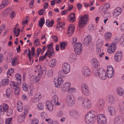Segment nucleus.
I'll use <instances>...</instances> for the list:
<instances>
[{"mask_svg": "<svg viewBox=\"0 0 124 124\" xmlns=\"http://www.w3.org/2000/svg\"><path fill=\"white\" fill-rule=\"evenodd\" d=\"M66 101V103L69 106H73L75 103V99L73 94L71 93L67 95Z\"/></svg>", "mask_w": 124, "mask_h": 124, "instance_id": "obj_1", "label": "nucleus"}, {"mask_svg": "<svg viewBox=\"0 0 124 124\" xmlns=\"http://www.w3.org/2000/svg\"><path fill=\"white\" fill-rule=\"evenodd\" d=\"M88 19V15H84L81 17L79 21V27L80 28H83L86 24V22Z\"/></svg>", "mask_w": 124, "mask_h": 124, "instance_id": "obj_2", "label": "nucleus"}, {"mask_svg": "<svg viewBox=\"0 0 124 124\" xmlns=\"http://www.w3.org/2000/svg\"><path fill=\"white\" fill-rule=\"evenodd\" d=\"M97 74L99 77L102 80H105L107 78L106 72L102 68H100L98 70ZM95 75H97V74Z\"/></svg>", "mask_w": 124, "mask_h": 124, "instance_id": "obj_3", "label": "nucleus"}, {"mask_svg": "<svg viewBox=\"0 0 124 124\" xmlns=\"http://www.w3.org/2000/svg\"><path fill=\"white\" fill-rule=\"evenodd\" d=\"M97 122L98 124H106V118L105 115L102 114H99L97 116Z\"/></svg>", "mask_w": 124, "mask_h": 124, "instance_id": "obj_4", "label": "nucleus"}, {"mask_svg": "<svg viewBox=\"0 0 124 124\" xmlns=\"http://www.w3.org/2000/svg\"><path fill=\"white\" fill-rule=\"evenodd\" d=\"M82 106L86 109H89L91 106V101L87 98L84 99L82 102Z\"/></svg>", "mask_w": 124, "mask_h": 124, "instance_id": "obj_5", "label": "nucleus"}, {"mask_svg": "<svg viewBox=\"0 0 124 124\" xmlns=\"http://www.w3.org/2000/svg\"><path fill=\"white\" fill-rule=\"evenodd\" d=\"M81 88L82 92L84 95L86 96L89 95V89L88 86L86 84H82L81 85Z\"/></svg>", "mask_w": 124, "mask_h": 124, "instance_id": "obj_6", "label": "nucleus"}, {"mask_svg": "<svg viewBox=\"0 0 124 124\" xmlns=\"http://www.w3.org/2000/svg\"><path fill=\"white\" fill-rule=\"evenodd\" d=\"M53 44L51 43L47 45L48 47L47 51L46 53V55L49 54L48 57H51L53 56V54H54V53L53 51V48L52 46Z\"/></svg>", "mask_w": 124, "mask_h": 124, "instance_id": "obj_7", "label": "nucleus"}, {"mask_svg": "<svg viewBox=\"0 0 124 124\" xmlns=\"http://www.w3.org/2000/svg\"><path fill=\"white\" fill-rule=\"evenodd\" d=\"M71 85V84L70 82H67L62 85L61 88V90L63 92L69 91Z\"/></svg>", "mask_w": 124, "mask_h": 124, "instance_id": "obj_8", "label": "nucleus"}, {"mask_svg": "<svg viewBox=\"0 0 124 124\" xmlns=\"http://www.w3.org/2000/svg\"><path fill=\"white\" fill-rule=\"evenodd\" d=\"M54 83L55 86L57 88H60L61 85L63 83V81L62 78H59L57 79H55Z\"/></svg>", "mask_w": 124, "mask_h": 124, "instance_id": "obj_9", "label": "nucleus"}, {"mask_svg": "<svg viewBox=\"0 0 124 124\" xmlns=\"http://www.w3.org/2000/svg\"><path fill=\"white\" fill-rule=\"evenodd\" d=\"M92 41L91 37L90 35L86 36L84 39L82 43L85 46H88Z\"/></svg>", "mask_w": 124, "mask_h": 124, "instance_id": "obj_10", "label": "nucleus"}, {"mask_svg": "<svg viewBox=\"0 0 124 124\" xmlns=\"http://www.w3.org/2000/svg\"><path fill=\"white\" fill-rule=\"evenodd\" d=\"M38 73L37 75L38 76L41 75H45L46 73V69L45 67H41L40 65H39L38 66Z\"/></svg>", "mask_w": 124, "mask_h": 124, "instance_id": "obj_11", "label": "nucleus"}, {"mask_svg": "<svg viewBox=\"0 0 124 124\" xmlns=\"http://www.w3.org/2000/svg\"><path fill=\"white\" fill-rule=\"evenodd\" d=\"M27 113V109H24L23 113L18 117V121L19 122H21L23 121Z\"/></svg>", "mask_w": 124, "mask_h": 124, "instance_id": "obj_12", "label": "nucleus"}, {"mask_svg": "<svg viewBox=\"0 0 124 124\" xmlns=\"http://www.w3.org/2000/svg\"><path fill=\"white\" fill-rule=\"evenodd\" d=\"M114 69L112 66H108L107 69V72L108 77L111 78L113 76Z\"/></svg>", "mask_w": 124, "mask_h": 124, "instance_id": "obj_13", "label": "nucleus"}, {"mask_svg": "<svg viewBox=\"0 0 124 124\" xmlns=\"http://www.w3.org/2000/svg\"><path fill=\"white\" fill-rule=\"evenodd\" d=\"M63 70L64 73H68L70 71V67L67 63H64L62 66Z\"/></svg>", "mask_w": 124, "mask_h": 124, "instance_id": "obj_14", "label": "nucleus"}, {"mask_svg": "<svg viewBox=\"0 0 124 124\" xmlns=\"http://www.w3.org/2000/svg\"><path fill=\"white\" fill-rule=\"evenodd\" d=\"M122 57V52L119 51L117 52L116 54L114 57V59L116 62H120Z\"/></svg>", "mask_w": 124, "mask_h": 124, "instance_id": "obj_15", "label": "nucleus"}, {"mask_svg": "<svg viewBox=\"0 0 124 124\" xmlns=\"http://www.w3.org/2000/svg\"><path fill=\"white\" fill-rule=\"evenodd\" d=\"M31 77L30 80L31 83L32 84H35L37 82L40 80V76H34L31 75Z\"/></svg>", "mask_w": 124, "mask_h": 124, "instance_id": "obj_16", "label": "nucleus"}, {"mask_svg": "<svg viewBox=\"0 0 124 124\" xmlns=\"http://www.w3.org/2000/svg\"><path fill=\"white\" fill-rule=\"evenodd\" d=\"M58 96L56 95H54L53 96L51 101L50 102L52 105H59L60 104L58 101Z\"/></svg>", "mask_w": 124, "mask_h": 124, "instance_id": "obj_17", "label": "nucleus"}, {"mask_svg": "<svg viewBox=\"0 0 124 124\" xmlns=\"http://www.w3.org/2000/svg\"><path fill=\"white\" fill-rule=\"evenodd\" d=\"M91 64L93 67L97 68L99 66V63L97 59L95 58L92 59L91 61Z\"/></svg>", "mask_w": 124, "mask_h": 124, "instance_id": "obj_18", "label": "nucleus"}, {"mask_svg": "<svg viewBox=\"0 0 124 124\" xmlns=\"http://www.w3.org/2000/svg\"><path fill=\"white\" fill-rule=\"evenodd\" d=\"M116 49V46L115 43H112L107 50V52L110 54L114 52Z\"/></svg>", "mask_w": 124, "mask_h": 124, "instance_id": "obj_19", "label": "nucleus"}, {"mask_svg": "<svg viewBox=\"0 0 124 124\" xmlns=\"http://www.w3.org/2000/svg\"><path fill=\"white\" fill-rule=\"evenodd\" d=\"M123 120L122 117L118 116L115 119L114 123L115 124H123Z\"/></svg>", "mask_w": 124, "mask_h": 124, "instance_id": "obj_20", "label": "nucleus"}, {"mask_svg": "<svg viewBox=\"0 0 124 124\" xmlns=\"http://www.w3.org/2000/svg\"><path fill=\"white\" fill-rule=\"evenodd\" d=\"M14 83H13L11 85V86L12 88L13 87V88L15 89V94L16 95H17L19 93L20 89L18 85Z\"/></svg>", "mask_w": 124, "mask_h": 124, "instance_id": "obj_21", "label": "nucleus"}, {"mask_svg": "<svg viewBox=\"0 0 124 124\" xmlns=\"http://www.w3.org/2000/svg\"><path fill=\"white\" fill-rule=\"evenodd\" d=\"M74 29L75 28L73 25L70 24L69 26L67 32L69 36H71L73 33Z\"/></svg>", "mask_w": 124, "mask_h": 124, "instance_id": "obj_22", "label": "nucleus"}, {"mask_svg": "<svg viewBox=\"0 0 124 124\" xmlns=\"http://www.w3.org/2000/svg\"><path fill=\"white\" fill-rule=\"evenodd\" d=\"M65 23L63 22L58 23L56 26L57 29L59 31L61 32L64 28Z\"/></svg>", "mask_w": 124, "mask_h": 124, "instance_id": "obj_23", "label": "nucleus"}, {"mask_svg": "<svg viewBox=\"0 0 124 124\" xmlns=\"http://www.w3.org/2000/svg\"><path fill=\"white\" fill-rule=\"evenodd\" d=\"M82 73L85 76H87L90 75V72L89 69L86 67H85L83 68Z\"/></svg>", "mask_w": 124, "mask_h": 124, "instance_id": "obj_24", "label": "nucleus"}, {"mask_svg": "<svg viewBox=\"0 0 124 124\" xmlns=\"http://www.w3.org/2000/svg\"><path fill=\"white\" fill-rule=\"evenodd\" d=\"M121 8L120 7H118L113 11V15L115 17L118 16L121 14L122 12Z\"/></svg>", "mask_w": 124, "mask_h": 124, "instance_id": "obj_25", "label": "nucleus"}, {"mask_svg": "<svg viewBox=\"0 0 124 124\" xmlns=\"http://www.w3.org/2000/svg\"><path fill=\"white\" fill-rule=\"evenodd\" d=\"M108 111L110 115L113 116L116 114V110L115 108L112 106H109L108 108Z\"/></svg>", "mask_w": 124, "mask_h": 124, "instance_id": "obj_26", "label": "nucleus"}, {"mask_svg": "<svg viewBox=\"0 0 124 124\" xmlns=\"http://www.w3.org/2000/svg\"><path fill=\"white\" fill-rule=\"evenodd\" d=\"M77 55L74 54H71L69 58V60L71 62H73L76 61L77 59Z\"/></svg>", "mask_w": 124, "mask_h": 124, "instance_id": "obj_27", "label": "nucleus"}, {"mask_svg": "<svg viewBox=\"0 0 124 124\" xmlns=\"http://www.w3.org/2000/svg\"><path fill=\"white\" fill-rule=\"evenodd\" d=\"M92 118L85 116V122L88 124H91L93 123V120Z\"/></svg>", "mask_w": 124, "mask_h": 124, "instance_id": "obj_28", "label": "nucleus"}, {"mask_svg": "<svg viewBox=\"0 0 124 124\" xmlns=\"http://www.w3.org/2000/svg\"><path fill=\"white\" fill-rule=\"evenodd\" d=\"M46 48V47L45 46L43 47L42 50L40 48H38L37 50V54H36V57H38L40 52L42 53V54L43 53L45 50Z\"/></svg>", "mask_w": 124, "mask_h": 124, "instance_id": "obj_29", "label": "nucleus"}, {"mask_svg": "<svg viewBox=\"0 0 124 124\" xmlns=\"http://www.w3.org/2000/svg\"><path fill=\"white\" fill-rule=\"evenodd\" d=\"M17 110L19 112H21L23 110V105L20 101H18L17 103Z\"/></svg>", "mask_w": 124, "mask_h": 124, "instance_id": "obj_30", "label": "nucleus"}, {"mask_svg": "<svg viewBox=\"0 0 124 124\" xmlns=\"http://www.w3.org/2000/svg\"><path fill=\"white\" fill-rule=\"evenodd\" d=\"M116 90L117 94L119 96H122L123 95L124 91L123 88L118 87L117 88Z\"/></svg>", "mask_w": 124, "mask_h": 124, "instance_id": "obj_31", "label": "nucleus"}, {"mask_svg": "<svg viewBox=\"0 0 124 124\" xmlns=\"http://www.w3.org/2000/svg\"><path fill=\"white\" fill-rule=\"evenodd\" d=\"M46 105L47 109L50 111H52L53 109V105H52V103L50 102L49 103V101H47L46 102Z\"/></svg>", "mask_w": 124, "mask_h": 124, "instance_id": "obj_32", "label": "nucleus"}, {"mask_svg": "<svg viewBox=\"0 0 124 124\" xmlns=\"http://www.w3.org/2000/svg\"><path fill=\"white\" fill-rule=\"evenodd\" d=\"M112 36V34L111 32H108L105 33L104 38L107 41H109L110 39Z\"/></svg>", "mask_w": 124, "mask_h": 124, "instance_id": "obj_33", "label": "nucleus"}, {"mask_svg": "<svg viewBox=\"0 0 124 124\" xmlns=\"http://www.w3.org/2000/svg\"><path fill=\"white\" fill-rule=\"evenodd\" d=\"M1 108L3 110V111L4 112H6L7 110L9 108H8V106L7 104L3 103L1 105H0V108Z\"/></svg>", "mask_w": 124, "mask_h": 124, "instance_id": "obj_34", "label": "nucleus"}, {"mask_svg": "<svg viewBox=\"0 0 124 124\" xmlns=\"http://www.w3.org/2000/svg\"><path fill=\"white\" fill-rule=\"evenodd\" d=\"M70 116L75 117L78 116V114L77 111L75 110H73L70 112Z\"/></svg>", "mask_w": 124, "mask_h": 124, "instance_id": "obj_35", "label": "nucleus"}, {"mask_svg": "<svg viewBox=\"0 0 124 124\" xmlns=\"http://www.w3.org/2000/svg\"><path fill=\"white\" fill-rule=\"evenodd\" d=\"M54 23V22L53 20H52L51 22H50L49 20L47 19L46 20V24L48 27H51L53 26Z\"/></svg>", "mask_w": 124, "mask_h": 124, "instance_id": "obj_36", "label": "nucleus"}, {"mask_svg": "<svg viewBox=\"0 0 124 124\" xmlns=\"http://www.w3.org/2000/svg\"><path fill=\"white\" fill-rule=\"evenodd\" d=\"M16 80L18 81L17 82L18 85L21 84V75L19 74H16L15 75Z\"/></svg>", "mask_w": 124, "mask_h": 124, "instance_id": "obj_37", "label": "nucleus"}, {"mask_svg": "<svg viewBox=\"0 0 124 124\" xmlns=\"http://www.w3.org/2000/svg\"><path fill=\"white\" fill-rule=\"evenodd\" d=\"M56 63V60L55 59H53L50 60L49 63V65L51 67H53Z\"/></svg>", "mask_w": 124, "mask_h": 124, "instance_id": "obj_38", "label": "nucleus"}, {"mask_svg": "<svg viewBox=\"0 0 124 124\" xmlns=\"http://www.w3.org/2000/svg\"><path fill=\"white\" fill-rule=\"evenodd\" d=\"M94 113V112L92 110L89 111L86 114V116H88L93 118L95 116V115Z\"/></svg>", "mask_w": 124, "mask_h": 124, "instance_id": "obj_39", "label": "nucleus"}, {"mask_svg": "<svg viewBox=\"0 0 124 124\" xmlns=\"http://www.w3.org/2000/svg\"><path fill=\"white\" fill-rule=\"evenodd\" d=\"M16 27H15L14 28V30L13 31L14 32L13 35L15 36H16V37H18L20 31V30L19 28H17V30H16Z\"/></svg>", "mask_w": 124, "mask_h": 124, "instance_id": "obj_40", "label": "nucleus"}, {"mask_svg": "<svg viewBox=\"0 0 124 124\" xmlns=\"http://www.w3.org/2000/svg\"><path fill=\"white\" fill-rule=\"evenodd\" d=\"M69 21L73 22L75 20V14L73 13H72L70 14L69 16V18L68 19Z\"/></svg>", "mask_w": 124, "mask_h": 124, "instance_id": "obj_41", "label": "nucleus"}, {"mask_svg": "<svg viewBox=\"0 0 124 124\" xmlns=\"http://www.w3.org/2000/svg\"><path fill=\"white\" fill-rule=\"evenodd\" d=\"M29 86L28 84L25 82L23 83L22 85V88L24 91L27 92L28 91Z\"/></svg>", "mask_w": 124, "mask_h": 124, "instance_id": "obj_42", "label": "nucleus"}, {"mask_svg": "<svg viewBox=\"0 0 124 124\" xmlns=\"http://www.w3.org/2000/svg\"><path fill=\"white\" fill-rule=\"evenodd\" d=\"M104 101L103 99L99 100V107L101 109H102L104 106Z\"/></svg>", "mask_w": 124, "mask_h": 124, "instance_id": "obj_43", "label": "nucleus"}, {"mask_svg": "<svg viewBox=\"0 0 124 124\" xmlns=\"http://www.w3.org/2000/svg\"><path fill=\"white\" fill-rule=\"evenodd\" d=\"M9 80L8 78H5L3 79L2 81V84L3 86H5L8 84Z\"/></svg>", "mask_w": 124, "mask_h": 124, "instance_id": "obj_44", "label": "nucleus"}, {"mask_svg": "<svg viewBox=\"0 0 124 124\" xmlns=\"http://www.w3.org/2000/svg\"><path fill=\"white\" fill-rule=\"evenodd\" d=\"M39 26L40 27L42 28L43 25L45 23V21L44 18H41L40 19V20L39 21Z\"/></svg>", "mask_w": 124, "mask_h": 124, "instance_id": "obj_45", "label": "nucleus"}, {"mask_svg": "<svg viewBox=\"0 0 124 124\" xmlns=\"http://www.w3.org/2000/svg\"><path fill=\"white\" fill-rule=\"evenodd\" d=\"M74 46V49H79L82 48V44L80 43H76L74 45H73Z\"/></svg>", "mask_w": 124, "mask_h": 124, "instance_id": "obj_46", "label": "nucleus"}, {"mask_svg": "<svg viewBox=\"0 0 124 124\" xmlns=\"http://www.w3.org/2000/svg\"><path fill=\"white\" fill-rule=\"evenodd\" d=\"M108 102L112 103L114 101V100L113 96L112 95L109 96L108 97Z\"/></svg>", "mask_w": 124, "mask_h": 124, "instance_id": "obj_47", "label": "nucleus"}, {"mask_svg": "<svg viewBox=\"0 0 124 124\" xmlns=\"http://www.w3.org/2000/svg\"><path fill=\"white\" fill-rule=\"evenodd\" d=\"M6 94L8 97L12 94V92L11 89L9 88H8L6 91Z\"/></svg>", "mask_w": 124, "mask_h": 124, "instance_id": "obj_48", "label": "nucleus"}, {"mask_svg": "<svg viewBox=\"0 0 124 124\" xmlns=\"http://www.w3.org/2000/svg\"><path fill=\"white\" fill-rule=\"evenodd\" d=\"M44 107L43 104L42 103H39L37 105V108L39 110H43Z\"/></svg>", "mask_w": 124, "mask_h": 124, "instance_id": "obj_49", "label": "nucleus"}, {"mask_svg": "<svg viewBox=\"0 0 124 124\" xmlns=\"http://www.w3.org/2000/svg\"><path fill=\"white\" fill-rule=\"evenodd\" d=\"M110 7V5L109 3H107L105 4L103 8L104 9V11L108 10Z\"/></svg>", "mask_w": 124, "mask_h": 124, "instance_id": "obj_50", "label": "nucleus"}, {"mask_svg": "<svg viewBox=\"0 0 124 124\" xmlns=\"http://www.w3.org/2000/svg\"><path fill=\"white\" fill-rule=\"evenodd\" d=\"M6 114L8 116H10L12 114L13 112L11 108H9L8 110H7Z\"/></svg>", "mask_w": 124, "mask_h": 124, "instance_id": "obj_51", "label": "nucleus"}, {"mask_svg": "<svg viewBox=\"0 0 124 124\" xmlns=\"http://www.w3.org/2000/svg\"><path fill=\"white\" fill-rule=\"evenodd\" d=\"M60 49L61 50L64 49L65 47L66 44L65 42H62L60 43Z\"/></svg>", "mask_w": 124, "mask_h": 124, "instance_id": "obj_52", "label": "nucleus"}, {"mask_svg": "<svg viewBox=\"0 0 124 124\" xmlns=\"http://www.w3.org/2000/svg\"><path fill=\"white\" fill-rule=\"evenodd\" d=\"M38 120L37 118H34L31 121V124H38Z\"/></svg>", "mask_w": 124, "mask_h": 124, "instance_id": "obj_53", "label": "nucleus"}, {"mask_svg": "<svg viewBox=\"0 0 124 124\" xmlns=\"http://www.w3.org/2000/svg\"><path fill=\"white\" fill-rule=\"evenodd\" d=\"M12 119V118L11 117L7 119L5 121V124H10L11 123Z\"/></svg>", "mask_w": 124, "mask_h": 124, "instance_id": "obj_54", "label": "nucleus"}, {"mask_svg": "<svg viewBox=\"0 0 124 124\" xmlns=\"http://www.w3.org/2000/svg\"><path fill=\"white\" fill-rule=\"evenodd\" d=\"M74 51L76 54H80L82 51V49L79 48V49H74Z\"/></svg>", "mask_w": 124, "mask_h": 124, "instance_id": "obj_55", "label": "nucleus"}, {"mask_svg": "<svg viewBox=\"0 0 124 124\" xmlns=\"http://www.w3.org/2000/svg\"><path fill=\"white\" fill-rule=\"evenodd\" d=\"M18 59V58L16 57L14 58L13 59L11 62L12 64V66L15 65L16 64V62L17 61Z\"/></svg>", "mask_w": 124, "mask_h": 124, "instance_id": "obj_56", "label": "nucleus"}, {"mask_svg": "<svg viewBox=\"0 0 124 124\" xmlns=\"http://www.w3.org/2000/svg\"><path fill=\"white\" fill-rule=\"evenodd\" d=\"M63 115V112L61 111H58L56 114V116L58 117H61Z\"/></svg>", "mask_w": 124, "mask_h": 124, "instance_id": "obj_57", "label": "nucleus"}, {"mask_svg": "<svg viewBox=\"0 0 124 124\" xmlns=\"http://www.w3.org/2000/svg\"><path fill=\"white\" fill-rule=\"evenodd\" d=\"M14 70L12 69H10L9 70L7 73V75H8L9 76H11V74L14 72Z\"/></svg>", "mask_w": 124, "mask_h": 124, "instance_id": "obj_58", "label": "nucleus"}, {"mask_svg": "<svg viewBox=\"0 0 124 124\" xmlns=\"http://www.w3.org/2000/svg\"><path fill=\"white\" fill-rule=\"evenodd\" d=\"M10 12V10L9 9H7L6 10H4L3 13V14H5L6 15H8L9 13Z\"/></svg>", "mask_w": 124, "mask_h": 124, "instance_id": "obj_59", "label": "nucleus"}, {"mask_svg": "<svg viewBox=\"0 0 124 124\" xmlns=\"http://www.w3.org/2000/svg\"><path fill=\"white\" fill-rule=\"evenodd\" d=\"M40 95L41 94L39 93H37L35 95L34 97L40 99L41 97V96Z\"/></svg>", "mask_w": 124, "mask_h": 124, "instance_id": "obj_60", "label": "nucleus"}, {"mask_svg": "<svg viewBox=\"0 0 124 124\" xmlns=\"http://www.w3.org/2000/svg\"><path fill=\"white\" fill-rule=\"evenodd\" d=\"M98 43L97 44V45L99 47H100L102 46L103 43V41L102 40H99L97 41Z\"/></svg>", "mask_w": 124, "mask_h": 124, "instance_id": "obj_61", "label": "nucleus"}, {"mask_svg": "<svg viewBox=\"0 0 124 124\" xmlns=\"http://www.w3.org/2000/svg\"><path fill=\"white\" fill-rule=\"evenodd\" d=\"M34 44L37 46L40 44V43L39 42V40L38 39H36L34 41Z\"/></svg>", "mask_w": 124, "mask_h": 124, "instance_id": "obj_62", "label": "nucleus"}, {"mask_svg": "<svg viewBox=\"0 0 124 124\" xmlns=\"http://www.w3.org/2000/svg\"><path fill=\"white\" fill-rule=\"evenodd\" d=\"M16 15L15 12L14 11H12L10 15V17L12 19L13 18L15 17V16Z\"/></svg>", "mask_w": 124, "mask_h": 124, "instance_id": "obj_63", "label": "nucleus"}, {"mask_svg": "<svg viewBox=\"0 0 124 124\" xmlns=\"http://www.w3.org/2000/svg\"><path fill=\"white\" fill-rule=\"evenodd\" d=\"M121 41L122 42L121 43V44L122 46H124V34L122 35L121 38Z\"/></svg>", "mask_w": 124, "mask_h": 124, "instance_id": "obj_64", "label": "nucleus"}]
</instances>
